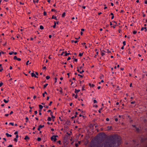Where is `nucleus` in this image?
<instances>
[{
    "label": "nucleus",
    "mask_w": 147,
    "mask_h": 147,
    "mask_svg": "<svg viewBox=\"0 0 147 147\" xmlns=\"http://www.w3.org/2000/svg\"><path fill=\"white\" fill-rule=\"evenodd\" d=\"M121 143L120 138L115 136L103 142L98 139L92 142L90 147H117Z\"/></svg>",
    "instance_id": "1"
},
{
    "label": "nucleus",
    "mask_w": 147,
    "mask_h": 147,
    "mask_svg": "<svg viewBox=\"0 0 147 147\" xmlns=\"http://www.w3.org/2000/svg\"><path fill=\"white\" fill-rule=\"evenodd\" d=\"M58 137V136H53L51 138V139L52 140H53L54 141H55L57 139L56 138V137Z\"/></svg>",
    "instance_id": "2"
},
{
    "label": "nucleus",
    "mask_w": 147,
    "mask_h": 147,
    "mask_svg": "<svg viewBox=\"0 0 147 147\" xmlns=\"http://www.w3.org/2000/svg\"><path fill=\"white\" fill-rule=\"evenodd\" d=\"M64 54V55H67L70 54V53H67V51H62V53L60 55H63Z\"/></svg>",
    "instance_id": "3"
},
{
    "label": "nucleus",
    "mask_w": 147,
    "mask_h": 147,
    "mask_svg": "<svg viewBox=\"0 0 147 147\" xmlns=\"http://www.w3.org/2000/svg\"><path fill=\"white\" fill-rule=\"evenodd\" d=\"M31 76L32 77H34L35 78H37L38 77L33 72L31 73Z\"/></svg>",
    "instance_id": "4"
},
{
    "label": "nucleus",
    "mask_w": 147,
    "mask_h": 147,
    "mask_svg": "<svg viewBox=\"0 0 147 147\" xmlns=\"http://www.w3.org/2000/svg\"><path fill=\"white\" fill-rule=\"evenodd\" d=\"M132 126L133 127H135L136 128V131H137V132H139V131L140 130L139 129L136 127L135 125H132Z\"/></svg>",
    "instance_id": "5"
},
{
    "label": "nucleus",
    "mask_w": 147,
    "mask_h": 147,
    "mask_svg": "<svg viewBox=\"0 0 147 147\" xmlns=\"http://www.w3.org/2000/svg\"><path fill=\"white\" fill-rule=\"evenodd\" d=\"M13 59H16L18 61H20L21 60V59L20 58H17V57L16 56H15L14 57Z\"/></svg>",
    "instance_id": "6"
},
{
    "label": "nucleus",
    "mask_w": 147,
    "mask_h": 147,
    "mask_svg": "<svg viewBox=\"0 0 147 147\" xmlns=\"http://www.w3.org/2000/svg\"><path fill=\"white\" fill-rule=\"evenodd\" d=\"M44 126V125H40L39 126L38 128V130L40 131V129L42 127H43Z\"/></svg>",
    "instance_id": "7"
},
{
    "label": "nucleus",
    "mask_w": 147,
    "mask_h": 147,
    "mask_svg": "<svg viewBox=\"0 0 147 147\" xmlns=\"http://www.w3.org/2000/svg\"><path fill=\"white\" fill-rule=\"evenodd\" d=\"M145 30V31L146 32V31L147 30V28H146V27H142L141 29V31H142L143 30Z\"/></svg>",
    "instance_id": "8"
},
{
    "label": "nucleus",
    "mask_w": 147,
    "mask_h": 147,
    "mask_svg": "<svg viewBox=\"0 0 147 147\" xmlns=\"http://www.w3.org/2000/svg\"><path fill=\"white\" fill-rule=\"evenodd\" d=\"M5 135L7 137H11L12 136V135H11L9 134L8 133H6L5 134Z\"/></svg>",
    "instance_id": "9"
},
{
    "label": "nucleus",
    "mask_w": 147,
    "mask_h": 147,
    "mask_svg": "<svg viewBox=\"0 0 147 147\" xmlns=\"http://www.w3.org/2000/svg\"><path fill=\"white\" fill-rule=\"evenodd\" d=\"M107 52L108 53V54H112L111 53V51L109 50H107Z\"/></svg>",
    "instance_id": "10"
},
{
    "label": "nucleus",
    "mask_w": 147,
    "mask_h": 147,
    "mask_svg": "<svg viewBox=\"0 0 147 147\" xmlns=\"http://www.w3.org/2000/svg\"><path fill=\"white\" fill-rule=\"evenodd\" d=\"M39 107L40 110H41L43 108V106L40 105H39Z\"/></svg>",
    "instance_id": "11"
},
{
    "label": "nucleus",
    "mask_w": 147,
    "mask_h": 147,
    "mask_svg": "<svg viewBox=\"0 0 147 147\" xmlns=\"http://www.w3.org/2000/svg\"><path fill=\"white\" fill-rule=\"evenodd\" d=\"M80 90H79L75 89V92L77 94L80 91Z\"/></svg>",
    "instance_id": "12"
},
{
    "label": "nucleus",
    "mask_w": 147,
    "mask_h": 147,
    "mask_svg": "<svg viewBox=\"0 0 147 147\" xmlns=\"http://www.w3.org/2000/svg\"><path fill=\"white\" fill-rule=\"evenodd\" d=\"M89 86L90 87H93L94 86V84H91L90 83L89 84Z\"/></svg>",
    "instance_id": "13"
},
{
    "label": "nucleus",
    "mask_w": 147,
    "mask_h": 147,
    "mask_svg": "<svg viewBox=\"0 0 147 147\" xmlns=\"http://www.w3.org/2000/svg\"><path fill=\"white\" fill-rule=\"evenodd\" d=\"M52 19H55L56 20H57V17L54 16H52Z\"/></svg>",
    "instance_id": "14"
},
{
    "label": "nucleus",
    "mask_w": 147,
    "mask_h": 147,
    "mask_svg": "<svg viewBox=\"0 0 147 147\" xmlns=\"http://www.w3.org/2000/svg\"><path fill=\"white\" fill-rule=\"evenodd\" d=\"M71 42L72 43L74 42L75 43H77L78 42V41L77 40H75V41H74V40H71Z\"/></svg>",
    "instance_id": "15"
},
{
    "label": "nucleus",
    "mask_w": 147,
    "mask_h": 147,
    "mask_svg": "<svg viewBox=\"0 0 147 147\" xmlns=\"http://www.w3.org/2000/svg\"><path fill=\"white\" fill-rule=\"evenodd\" d=\"M112 128V127L111 126H108L107 127V129L108 130H110Z\"/></svg>",
    "instance_id": "16"
},
{
    "label": "nucleus",
    "mask_w": 147,
    "mask_h": 147,
    "mask_svg": "<svg viewBox=\"0 0 147 147\" xmlns=\"http://www.w3.org/2000/svg\"><path fill=\"white\" fill-rule=\"evenodd\" d=\"M3 101H4L5 103H7V102H8V101H9V100H5V99H4L3 100Z\"/></svg>",
    "instance_id": "17"
},
{
    "label": "nucleus",
    "mask_w": 147,
    "mask_h": 147,
    "mask_svg": "<svg viewBox=\"0 0 147 147\" xmlns=\"http://www.w3.org/2000/svg\"><path fill=\"white\" fill-rule=\"evenodd\" d=\"M40 28L41 30H43L44 29V27L42 25L40 26Z\"/></svg>",
    "instance_id": "18"
},
{
    "label": "nucleus",
    "mask_w": 147,
    "mask_h": 147,
    "mask_svg": "<svg viewBox=\"0 0 147 147\" xmlns=\"http://www.w3.org/2000/svg\"><path fill=\"white\" fill-rule=\"evenodd\" d=\"M51 120V117H48L47 119V120L48 121H50Z\"/></svg>",
    "instance_id": "19"
},
{
    "label": "nucleus",
    "mask_w": 147,
    "mask_h": 147,
    "mask_svg": "<svg viewBox=\"0 0 147 147\" xmlns=\"http://www.w3.org/2000/svg\"><path fill=\"white\" fill-rule=\"evenodd\" d=\"M103 109V108H101L99 110H98V112L99 113H100L101 112V111L102 109Z\"/></svg>",
    "instance_id": "20"
},
{
    "label": "nucleus",
    "mask_w": 147,
    "mask_h": 147,
    "mask_svg": "<svg viewBox=\"0 0 147 147\" xmlns=\"http://www.w3.org/2000/svg\"><path fill=\"white\" fill-rule=\"evenodd\" d=\"M48 85V84H46L45 85H44V87H43V88H45Z\"/></svg>",
    "instance_id": "21"
},
{
    "label": "nucleus",
    "mask_w": 147,
    "mask_h": 147,
    "mask_svg": "<svg viewBox=\"0 0 147 147\" xmlns=\"http://www.w3.org/2000/svg\"><path fill=\"white\" fill-rule=\"evenodd\" d=\"M41 140V138H38L37 139V140L38 141H40Z\"/></svg>",
    "instance_id": "22"
},
{
    "label": "nucleus",
    "mask_w": 147,
    "mask_h": 147,
    "mask_svg": "<svg viewBox=\"0 0 147 147\" xmlns=\"http://www.w3.org/2000/svg\"><path fill=\"white\" fill-rule=\"evenodd\" d=\"M65 12H64L62 14V17H64L65 16Z\"/></svg>",
    "instance_id": "23"
},
{
    "label": "nucleus",
    "mask_w": 147,
    "mask_h": 147,
    "mask_svg": "<svg viewBox=\"0 0 147 147\" xmlns=\"http://www.w3.org/2000/svg\"><path fill=\"white\" fill-rule=\"evenodd\" d=\"M50 78V77L49 76H47L46 77V78L47 80H48Z\"/></svg>",
    "instance_id": "24"
},
{
    "label": "nucleus",
    "mask_w": 147,
    "mask_h": 147,
    "mask_svg": "<svg viewBox=\"0 0 147 147\" xmlns=\"http://www.w3.org/2000/svg\"><path fill=\"white\" fill-rule=\"evenodd\" d=\"M137 32L136 31H133V33L134 34H135Z\"/></svg>",
    "instance_id": "25"
},
{
    "label": "nucleus",
    "mask_w": 147,
    "mask_h": 147,
    "mask_svg": "<svg viewBox=\"0 0 147 147\" xmlns=\"http://www.w3.org/2000/svg\"><path fill=\"white\" fill-rule=\"evenodd\" d=\"M9 124V125H11L12 126H13L14 125L13 123L11 122V123H10Z\"/></svg>",
    "instance_id": "26"
},
{
    "label": "nucleus",
    "mask_w": 147,
    "mask_h": 147,
    "mask_svg": "<svg viewBox=\"0 0 147 147\" xmlns=\"http://www.w3.org/2000/svg\"><path fill=\"white\" fill-rule=\"evenodd\" d=\"M93 102L94 103H96L97 102V101L96 100H93Z\"/></svg>",
    "instance_id": "27"
},
{
    "label": "nucleus",
    "mask_w": 147,
    "mask_h": 147,
    "mask_svg": "<svg viewBox=\"0 0 147 147\" xmlns=\"http://www.w3.org/2000/svg\"><path fill=\"white\" fill-rule=\"evenodd\" d=\"M13 140L16 142H17L18 141L17 138H15Z\"/></svg>",
    "instance_id": "28"
},
{
    "label": "nucleus",
    "mask_w": 147,
    "mask_h": 147,
    "mask_svg": "<svg viewBox=\"0 0 147 147\" xmlns=\"http://www.w3.org/2000/svg\"><path fill=\"white\" fill-rule=\"evenodd\" d=\"M3 84V83L1 82L0 83V87L2 86Z\"/></svg>",
    "instance_id": "29"
},
{
    "label": "nucleus",
    "mask_w": 147,
    "mask_h": 147,
    "mask_svg": "<svg viewBox=\"0 0 147 147\" xmlns=\"http://www.w3.org/2000/svg\"><path fill=\"white\" fill-rule=\"evenodd\" d=\"M5 53L3 52H0V55H1V54H4Z\"/></svg>",
    "instance_id": "30"
},
{
    "label": "nucleus",
    "mask_w": 147,
    "mask_h": 147,
    "mask_svg": "<svg viewBox=\"0 0 147 147\" xmlns=\"http://www.w3.org/2000/svg\"><path fill=\"white\" fill-rule=\"evenodd\" d=\"M47 13L45 11H44L43 13V15L44 16H46L47 15Z\"/></svg>",
    "instance_id": "31"
},
{
    "label": "nucleus",
    "mask_w": 147,
    "mask_h": 147,
    "mask_svg": "<svg viewBox=\"0 0 147 147\" xmlns=\"http://www.w3.org/2000/svg\"><path fill=\"white\" fill-rule=\"evenodd\" d=\"M123 46H125L126 45V42L125 41H123Z\"/></svg>",
    "instance_id": "32"
},
{
    "label": "nucleus",
    "mask_w": 147,
    "mask_h": 147,
    "mask_svg": "<svg viewBox=\"0 0 147 147\" xmlns=\"http://www.w3.org/2000/svg\"><path fill=\"white\" fill-rule=\"evenodd\" d=\"M83 53L84 52H82V53H80L79 54V55H82L83 54Z\"/></svg>",
    "instance_id": "33"
},
{
    "label": "nucleus",
    "mask_w": 147,
    "mask_h": 147,
    "mask_svg": "<svg viewBox=\"0 0 147 147\" xmlns=\"http://www.w3.org/2000/svg\"><path fill=\"white\" fill-rule=\"evenodd\" d=\"M27 139H28V136L27 135L25 136V137L24 138V139L26 140H27Z\"/></svg>",
    "instance_id": "34"
},
{
    "label": "nucleus",
    "mask_w": 147,
    "mask_h": 147,
    "mask_svg": "<svg viewBox=\"0 0 147 147\" xmlns=\"http://www.w3.org/2000/svg\"><path fill=\"white\" fill-rule=\"evenodd\" d=\"M135 103H136V102L135 101H133V102H131V104H135Z\"/></svg>",
    "instance_id": "35"
},
{
    "label": "nucleus",
    "mask_w": 147,
    "mask_h": 147,
    "mask_svg": "<svg viewBox=\"0 0 147 147\" xmlns=\"http://www.w3.org/2000/svg\"><path fill=\"white\" fill-rule=\"evenodd\" d=\"M13 53H14V52H10L9 54V55H11L13 54Z\"/></svg>",
    "instance_id": "36"
},
{
    "label": "nucleus",
    "mask_w": 147,
    "mask_h": 147,
    "mask_svg": "<svg viewBox=\"0 0 147 147\" xmlns=\"http://www.w3.org/2000/svg\"><path fill=\"white\" fill-rule=\"evenodd\" d=\"M84 72V71L83 70L82 71H80V73L82 74Z\"/></svg>",
    "instance_id": "37"
},
{
    "label": "nucleus",
    "mask_w": 147,
    "mask_h": 147,
    "mask_svg": "<svg viewBox=\"0 0 147 147\" xmlns=\"http://www.w3.org/2000/svg\"><path fill=\"white\" fill-rule=\"evenodd\" d=\"M78 76H80L81 78H82L83 77V76L80 75V74H78Z\"/></svg>",
    "instance_id": "38"
},
{
    "label": "nucleus",
    "mask_w": 147,
    "mask_h": 147,
    "mask_svg": "<svg viewBox=\"0 0 147 147\" xmlns=\"http://www.w3.org/2000/svg\"><path fill=\"white\" fill-rule=\"evenodd\" d=\"M29 107L30 109V110H29V112L30 113L31 112L32 107L30 106H29Z\"/></svg>",
    "instance_id": "39"
},
{
    "label": "nucleus",
    "mask_w": 147,
    "mask_h": 147,
    "mask_svg": "<svg viewBox=\"0 0 147 147\" xmlns=\"http://www.w3.org/2000/svg\"><path fill=\"white\" fill-rule=\"evenodd\" d=\"M12 145L10 144L8 146V147H12Z\"/></svg>",
    "instance_id": "40"
},
{
    "label": "nucleus",
    "mask_w": 147,
    "mask_h": 147,
    "mask_svg": "<svg viewBox=\"0 0 147 147\" xmlns=\"http://www.w3.org/2000/svg\"><path fill=\"white\" fill-rule=\"evenodd\" d=\"M3 70V68L1 67V68L0 69V72H1Z\"/></svg>",
    "instance_id": "41"
},
{
    "label": "nucleus",
    "mask_w": 147,
    "mask_h": 147,
    "mask_svg": "<svg viewBox=\"0 0 147 147\" xmlns=\"http://www.w3.org/2000/svg\"><path fill=\"white\" fill-rule=\"evenodd\" d=\"M18 134V132L17 131H16L14 133V134H15L16 135H17Z\"/></svg>",
    "instance_id": "42"
},
{
    "label": "nucleus",
    "mask_w": 147,
    "mask_h": 147,
    "mask_svg": "<svg viewBox=\"0 0 147 147\" xmlns=\"http://www.w3.org/2000/svg\"><path fill=\"white\" fill-rule=\"evenodd\" d=\"M55 117L54 116H53V115H52V116H51L52 118L54 119L55 118Z\"/></svg>",
    "instance_id": "43"
},
{
    "label": "nucleus",
    "mask_w": 147,
    "mask_h": 147,
    "mask_svg": "<svg viewBox=\"0 0 147 147\" xmlns=\"http://www.w3.org/2000/svg\"><path fill=\"white\" fill-rule=\"evenodd\" d=\"M41 110H39V115H41V114H42V113H41Z\"/></svg>",
    "instance_id": "44"
},
{
    "label": "nucleus",
    "mask_w": 147,
    "mask_h": 147,
    "mask_svg": "<svg viewBox=\"0 0 147 147\" xmlns=\"http://www.w3.org/2000/svg\"><path fill=\"white\" fill-rule=\"evenodd\" d=\"M44 107L46 108H48L49 107L48 106L46 105L44 106Z\"/></svg>",
    "instance_id": "45"
},
{
    "label": "nucleus",
    "mask_w": 147,
    "mask_h": 147,
    "mask_svg": "<svg viewBox=\"0 0 147 147\" xmlns=\"http://www.w3.org/2000/svg\"><path fill=\"white\" fill-rule=\"evenodd\" d=\"M78 98V95L76 94L75 95V98Z\"/></svg>",
    "instance_id": "46"
},
{
    "label": "nucleus",
    "mask_w": 147,
    "mask_h": 147,
    "mask_svg": "<svg viewBox=\"0 0 147 147\" xmlns=\"http://www.w3.org/2000/svg\"><path fill=\"white\" fill-rule=\"evenodd\" d=\"M52 102H52V101H51V102H50L49 104V106H51V104L52 103Z\"/></svg>",
    "instance_id": "47"
},
{
    "label": "nucleus",
    "mask_w": 147,
    "mask_h": 147,
    "mask_svg": "<svg viewBox=\"0 0 147 147\" xmlns=\"http://www.w3.org/2000/svg\"><path fill=\"white\" fill-rule=\"evenodd\" d=\"M46 67L45 66V67H43L42 69H46Z\"/></svg>",
    "instance_id": "48"
},
{
    "label": "nucleus",
    "mask_w": 147,
    "mask_h": 147,
    "mask_svg": "<svg viewBox=\"0 0 147 147\" xmlns=\"http://www.w3.org/2000/svg\"><path fill=\"white\" fill-rule=\"evenodd\" d=\"M37 113V112L36 111H34V113H35V114H36Z\"/></svg>",
    "instance_id": "49"
},
{
    "label": "nucleus",
    "mask_w": 147,
    "mask_h": 147,
    "mask_svg": "<svg viewBox=\"0 0 147 147\" xmlns=\"http://www.w3.org/2000/svg\"><path fill=\"white\" fill-rule=\"evenodd\" d=\"M70 59H71V58L70 57H69L67 59V60L68 61Z\"/></svg>",
    "instance_id": "50"
},
{
    "label": "nucleus",
    "mask_w": 147,
    "mask_h": 147,
    "mask_svg": "<svg viewBox=\"0 0 147 147\" xmlns=\"http://www.w3.org/2000/svg\"><path fill=\"white\" fill-rule=\"evenodd\" d=\"M118 119H117V118H115V121H116V122H117V121H118Z\"/></svg>",
    "instance_id": "51"
},
{
    "label": "nucleus",
    "mask_w": 147,
    "mask_h": 147,
    "mask_svg": "<svg viewBox=\"0 0 147 147\" xmlns=\"http://www.w3.org/2000/svg\"><path fill=\"white\" fill-rule=\"evenodd\" d=\"M104 82V81L103 80H101V82H100L99 83V84H100L101 82L102 83V82Z\"/></svg>",
    "instance_id": "52"
},
{
    "label": "nucleus",
    "mask_w": 147,
    "mask_h": 147,
    "mask_svg": "<svg viewBox=\"0 0 147 147\" xmlns=\"http://www.w3.org/2000/svg\"><path fill=\"white\" fill-rule=\"evenodd\" d=\"M48 58L49 59H51L52 58V57H50V56H49V57H48Z\"/></svg>",
    "instance_id": "53"
},
{
    "label": "nucleus",
    "mask_w": 147,
    "mask_h": 147,
    "mask_svg": "<svg viewBox=\"0 0 147 147\" xmlns=\"http://www.w3.org/2000/svg\"><path fill=\"white\" fill-rule=\"evenodd\" d=\"M13 113V111H11L10 112L9 114H10V115H11V114H12Z\"/></svg>",
    "instance_id": "54"
},
{
    "label": "nucleus",
    "mask_w": 147,
    "mask_h": 147,
    "mask_svg": "<svg viewBox=\"0 0 147 147\" xmlns=\"http://www.w3.org/2000/svg\"><path fill=\"white\" fill-rule=\"evenodd\" d=\"M145 3L146 4H147V0H145Z\"/></svg>",
    "instance_id": "55"
},
{
    "label": "nucleus",
    "mask_w": 147,
    "mask_h": 147,
    "mask_svg": "<svg viewBox=\"0 0 147 147\" xmlns=\"http://www.w3.org/2000/svg\"><path fill=\"white\" fill-rule=\"evenodd\" d=\"M106 120L107 121H109V118H107L106 119Z\"/></svg>",
    "instance_id": "56"
},
{
    "label": "nucleus",
    "mask_w": 147,
    "mask_h": 147,
    "mask_svg": "<svg viewBox=\"0 0 147 147\" xmlns=\"http://www.w3.org/2000/svg\"><path fill=\"white\" fill-rule=\"evenodd\" d=\"M83 66H80V69H82V68H83Z\"/></svg>",
    "instance_id": "57"
},
{
    "label": "nucleus",
    "mask_w": 147,
    "mask_h": 147,
    "mask_svg": "<svg viewBox=\"0 0 147 147\" xmlns=\"http://www.w3.org/2000/svg\"><path fill=\"white\" fill-rule=\"evenodd\" d=\"M47 112H50L51 113V110H48L47 111Z\"/></svg>",
    "instance_id": "58"
},
{
    "label": "nucleus",
    "mask_w": 147,
    "mask_h": 147,
    "mask_svg": "<svg viewBox=\"0 0 147 147\" xmlns=\"http://www.w3.org/2000/svg\"><path fill=\"white\" fill-rule=\"evenodd\" d=\"M9 115L8 114H5V115L6 116H8Z\"/></svg>",
    "instance_id": "59"
},
{
    "label": "nucleus",
    "mask_w": 147,
    "mask_h": 147,
    "mask_svg": "<svg viewBox=\"0 0 147 147\" xmlns=\"http://www.w3.org/2000/svg\"><path fill=\"white\" fill-rule=\"evenodd\" d=\"M129 86L130 87H131L132 86V84L131 83L130 84Z\"/></svg>",
    "instance_id": "60"
},
{
    "label": "nucleus",
    "mask_w": 147,
    "mask_h": 147,
    "mask_svg": "<svg viewBox=\"0 0 147 147\" xmlns=\"http://www.w3.org/2000/svg\"><path fill=\"white\" fill-rule=\"evenodd\" d=\"M56 24H54V25L53 26V27L54 28H55L56 27Z\"/></svg>",
    "instance_id": "61"
},
{
    "label": "nucleus",
    "mask_w": 147,
    "mask_h": 147,
    "mask_svg": "<svg viewBox=\"0 0 147 147\" xmlns=\"http://www.w3.org/2000/svg\"><path fill=\"white\" fill-rule=\"evenodd\" d=\"M18 138V134L16 135V138Z\"/></svg>",
    "instance_id": "62"
},
{
    "label": "nucleus",
    "mask_w": 147,
    "mask_h": 147,
    "mask_svg": "<svg viewBox=\"0 0 147 147\" xmlns=\"http://www.w3.org/2000/svg\"><path fill=\"white\" fill-rule=\"evenodd\" d=\"M12 69V66H10V67H9V69Z\"/></svg>",
    "instance_id": "63"
},
{
    "label": "nucleus",
    "mask_w": 147,
    "mask_h": 147,
    "mask_svg": "<svg viewBox=\"0 0 147 147\" xmlns=\"http://www.w3.org/2000/svg\"><path fill=\"white\" fill-rule=\"evenodd\" d=\"M77 61H78V59H74V61L76 62H77Z\"/></svg>",
    "instance_id": "64"
}]
</instances>
